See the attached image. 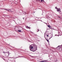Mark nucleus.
Returning a JSON list of instances; mask_svg holds the SVG:
<instances>
[{"mask_svg": "<svg viewBox=\"0 0 62 62\" xmlns=\"http://www.w3.org/2000/svg\"><path fill=\"white\" fill-rule=\"evenodd\" d=\"M49 28H52V27L50 26V27H49Z\"/></svg>", "mask_w": 62, "mask_h": 62, "instance_id": "nucleus-10", "label": "nucleus"}, {"mask_svg": "<svg viewBox=\"0 0 62 62\" xmlns=\"http://www.w3.org/2000/svg\"><path fill=\"white\" fill-rule=\"evenodd\" d=\"M38 30V31H37V32H38V31H39V30Z\"/></svg>", "mask_w": 62, "mask_h": 62, "instance_id": "nucleus-14", "label": "nucleus"}, {"mask_svg": "<svg viewBox=\"0 0 62 62\" xmlns=\"http://www.w3.org/2000/svg\"><path fill=\"white\" fill-rule=\"evenodd\" d=\"M48 27H49V28L50 27V25H48Z\"/></svg>", "mask_w": 62, "mask_h": 62, "instance_id": "nucleus-9", "label": "nucleus"}, {"mask_svg": "<svg viewBox=\"0 0 62 62\" xmlns=\"http://www.w3.org/2000/svg\"><path fill=\"white\" fill-rule=\"evenodd\" d=\"M47 37H49V35H47Z\"/></svg>", "mask_w": 62, "mask_h": 62, "instance_id": "nucleus-12", "label": "nucleus"}, {"mask_svg": "<svg viewBox=\"0 0 62 62\" xmlns=\"http://www.w3.org/2000/svg\"><path fill=\"white\" fill-rule=\"evenodd\" d=\"M59 50H60V51H62V48H60L59 49Z\"/></svg>", "mask_w": 62, "mask_h": 62, "instance_id": "nucleus-6", "label": "nucleus"}, {"mask_svg": "<svg viewBox=\"0 0 62 62\" xmlns=\"http://www.w3.org/2000/svg\"><path fill=\"white\" fill-rule=\"evenodd\" d=\"M46 39V40L47 41V42H49V40H47Z\"/></svg>", "mask_w": 62, "mask_h": 62, "instance_id": "nucleus-8", "label": "nucleus"}, {"mask_svg": "<svg viewBox=\"0 0 62 62\" xmlns=\"http://www.w3.org/2000/svg\"><path fill=\"white\" fill-rule=\"evenodd\" d=\"M26 28H29V29H30V27H28V26H27L26 27Z\"/></svg>", "mask_w": 62, "mask_h": 62, "instance_id": "nucleus-5", "label": "nucleus"}, {"mask_svg": "<svg viewBox=\"0 0 62 62\" xmlns=\"http://www.w3.org/2000/svg\"><path fill=\"white\" fill-rule=\"evenodd\" d=\"M3 53H4L5 54V53H6V54H8V55H9V52H3Z\"/></svg>", "mask_w": 62, "mask_h": 62, "instance_id": "nucleus-4", "label": "nucleus"}, {"mask_svg": "<svg viewBox=\"0 0 62 62\" xmlns=\"http://www.w3.org/2000/svg\"><path fill=\"white\" fill-rule=\"evenodd\" d=\"M18 31L19 32H21V30H18Z\"/></svg>", "mask_w": 62, "mask_h": 62, "instance_id": "nucleus-7", "label": "nucleus"}, {"mask_svg": "<svg viewBox=\"0 0 62 62\" xmlns=\"http://www.w3.org/2000/svg\"><path fill=\"white\" fill-rule=\"evenodd\" d=\"M55 8H56L57 11H58V12H61V9H58L56 8V7Z\"/></svg>", "mask_w": 62, "mask_h": 62, "instance_id": "nucleus-2", "label": "nucleus"}, {"mask_svg": "<svg viewBox=\"0 0 62 62\" xmlns=\"http://www.w3.org/2000/svg\"><path fill=\"white\" fill-rule=\"evenodd\" d=\"M5 9V10H7V11H10V10H8V9H6V8H5V9Z\"/></svg>", "mask_w": 62, "mask_h": 62, "instance_id": "nucleus-3", "label": "nucleus"}, {"mask_svg": "<svg viewBox=\"0 0 62 62\" xmlns=\"http://www.w3.org/2000/svg\"><path fill=\"white\" fill-rule=\"evenodd\" d=\"M41 62H44V61H42Z\"/></svg>", "mask_w": 62, "mask_h": 62, "instance_id": "nucleus-11", "label": "nucleus"}, {"mask_svg": "<svg viewBox=\"0 0 62 62\" xmlns=\"http://www.w3.org/2000/svg\"><path fill=\"white\" fill-rule=\"evenodd\" d=\"M58 17L59 18H60V16H58Z\"/></svg>", "mask_w": 62, "mask_h": 62, "instance_id": "nucleus-13", "label": "nucleus"}, {"mask_svg": "<svg viewBox=\"0 0 62 62\" xmlns=\"http://www.w3.org/2000/svg\"><path fill=\"white\" fill-rule=\"evenodd\" d=\"M30 50H31V51H32V50H31V49H32V50H33V49H34V50H35L36 49V46H35L33 45V46H30Z\"/></svg>", "mask_w": 62, "mask_h": 62, "instance_id": "nucleus-1", "label": "nucleus"}]
</instances>
